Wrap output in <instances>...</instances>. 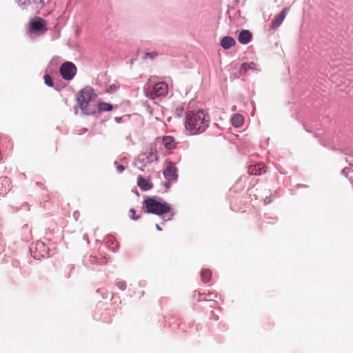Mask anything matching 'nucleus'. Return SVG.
<instances>
[{
	"label": "nucleus",
	"instance_id": "obj_1",
	"mask_svg": "<svg viewBox=\"0 0 353 353\" xmlns=\"http://www.w3.org/2000/svg\"><path fill=\"white\" fill-rule=\"evenodd\" d=\"M210 117L203 110L188 111L185 115V128L191 134L203 133L208 128Z\"/></svg>",
	"mask_w": 353,
	"mask_h": 353
},
{
	"label": "nucleus",
	"instance_id": "obj_2",
	"mask_svg": "<svg viewBox=\"0 0 353 353\" xmlns=\"http://www.w3.org/2000/svg\"><path fill=\"white\" fill-rule=\"evenodd\" d=\"M97 97L90 86L81 89L77 95V101L81 112L91 115L97 112Z\"/></svg>",
	"mask_w": 353,
	"mask_h": 353
},
{
	"label": "nucleus",
	"instance_id": "obj_3",
	"mask_svg": "<svg viewBox=\"0 0 353 353\" xmlns=\"http://www.w3.org/2000/svg\"><path fill=\"white\" fill-rule=\"evenodd\" d=\"M143 209L147 213L155 214L158 216L165 215L170 212L171 208L165 202H161L152 197H147L143 203Z\"/></svg>",
	"mask_w": 353,
	"mask_h": 353
},
{
	"label": "nucleus",
	"instance_id": "obj_4",
	"mask_svg": "<svg viewBox=\"0 0 353 353\" xmlns=\"http://www.w3.org/2000/svg\"><path fill=\"white\" fill-rule=\"evenodd\" d=\"M168 92V85L165 82L161 81L156 83L152 90H147L146 96L154 99L157 97H164Z\"/></svg>",
	"mask_w": 353,
	"mask_h": 353
},
{
	"label": "nucleus",
	"instance_id": "obj_5",
	"mask_svg": "<svg viewBox=\"0 0 353 353\" xmlns=\"http://www.w3.org/2000/svg\"><path fill=\"white\" fill-rule=\"evenodd\" d=\"M29 28L32 32L38 34H44L48 30L46 21L41 17L32 19Z\"/></svg>",
	"mask_w": 353,
	"mask_h": 353
},
{
	"label": "nucleus",
	"instance_id": "obj_6",
	"mask_svg": "<svg viewBox=\"0 0 353 353\" xmlns=\"http://www.w3.org/2000/svg\"><path fill=\"white\" fill-rule=\"evenodd\" d=\"M60 73L65 80H72L77 73V68L71 62H65L60 67Z\"/></svg>",
	"mask_w": 353,
	"mask_h": 353
},
{
	"label": "nucleus",
	"instance_id": "obj_7",
	"mask_svg": "<svg viewBox=\"0 0 353 353\" xmlns=\"http://www.w3.org/2000/svg\"><path fill=\"white\" fill-rule=\"evenodd\" d=\"M165 178L168 181H176L177 174V168L175 164L171 161L167 162L163 171Z\"/></svg>",
	"mask_w": 353,
	"mask_h": 353
},
{
	"label": "nucleus",
	"instance_id": "obj_8",
	"mask_svg": "<svg viewBox=\"0 0 353 353\" xmlns=\"http://www.w3.org/2000/svg\"><path fill=\"white\" fill-rule=\"evenodd\" d=\"M288 12V8H284L279 14L276 15L274 19L272 21L269 29L271 31L276 30L283 23L285 19L286 14Z\"/></svg>",
	"mask_w": 353,
	"mask_h": 353
},
{
	"label": "nucleus",
	"instance_id": "obj_9",
	"mask_svg": "<svg viewBox=\"0 0 353 353\" xmlns=\"http://www.w3.org/2000/svg\"><path fill=\"white\" fill-rule=\"evenodd\" d=\"M11 181L8 177H0V195L4 196L10 191Z\"/></svg>",
	"mask_w": 353,
	"mask_h": 353
},
{
	"label": "nucleus",
	"instance_id": "obj_10",
	"mask_svg": "<svg viewBox=\"0 0 353 353\" xmlns=\"http://www.w3.org/2000/svg\"><path fill=\"white\" fill-rule=\"evenodd\" d=\"M248 172L251 174L261 175L266 172V168L262 163H258L253 165H250L248 168Z\"/></svg>",
	"mask_w": 353,
	"mask_h": 353
},
{
	"label": "nucleus",
	"instance_id": "obj_11",
	"mask_svg": "<svg viewBox=\"0 0 353 353\" xmlns=\"http://www.w3.org/2000/svg\"><path fill=\"white\" fill-rule=\"evenodd\" d=\"M176 139L172 136H165L162 138V143L163 146L168 150H172L176 145Z\"/></svg>",
	"mask_w": 353,
	"mask_h": 353
},
{
	"label": "nucleus",
	"instance_id": "obj_12",
	"mask_svg": "<svg viewBox=\"0 0 353 353\" xmlns=\"http://www.w3.org/2000/svg\"><path fill=\"white\" fill-rule=\"evenodd\" d=\"M137 184L139 187L144 191L149 190L152 188V183L148 179H144L142 176H139L137 179Z\"/></svg>",
	"mask_w": 353,
	"mask_h": 353
},
{
	"label": "nucleus",
	"instance_id": "obj_13",
	"mask_svg": "<svg viewBox=\"0 0 353 353\" xmlns=\"http://www.w3.org/2000/svg\"><path fill=\"white\" fill-rule=\"evenodd\" d=\"M252 39V34L246 30H243L240 32L238 37V41L242 44L248 43Z\"/></svg>",
	"mask_w": 353,
	"mask_h": 353
},
{
	"label": "nucleus",
	"instance_id": "obj_14",
	"mask_svg": "<svg viewBox=\"0 0 353 353\" xmlns=\"http://www.w3.org/2000/svg\"><path fill=\"white\" fill-rule=\"evenodd\" d=\"M256 70V64L254 63H244L241 65L239 73L241 75H245L249 70L254 71Z\"/></svg>",
	"mask_w": 353,
	"mask_h": 353
},
{
	"label": "nucleus",
	"instance_id": "obj_15",
	"mask_svg": "<svg viewBox=\"0 0 353 353\" xmlns=\"http://www.w3.org/2000/svg\"><path fill=\"white\" fill-rule=\"evenodd\" d=\"M235 40L229 36L224 37L221 40V46L224 49H229L235 45Z\"/></svg>",
	"mask_w": 353,
	"mask_h": 353
},
{
	"label": "nucleus",
	"instance_id": "obj_16",
	"mask_svg": "<svg viewBox=\"0 0 353 353\" xmlns=\"http://www.w3.org/2000/svg\"><path fill=\"white\" fill-rule=\"evenodd\" d=\"M231 121L233 126L239 128L243 124L244 119L241 114H236L232 117Z\"/></svg>",
	"mask_w": 353,
	"mask_h": 353
},
{
	"label": "nucleus",
	"instance_id": "obj_17",
	"mask_svg": "<svg viewBox=\"0 0 353 353\" xmlns=\"http://www.w3.org/2000/svg\"><path fill=\"white\" fill-rule=\"evenodd\" d=\"M199 296H198V300L199 301H212L213 300L214 298L216 297V294L214 292H208V294H205V293H203V294H201V293H199L198 294Z\"/></svg>",
	"mask_w": 353,
	"mask_h": 353
},
{
	"label": "nucleus",
	"instance_id": "obj_18",
	"mask_svg": "<svg viewBox=\"0 0 353 353\" xmlns=\"http://www.w3.org/2000/svg\"><path fill=\"white\" fill-rule=\"evenodd\" d=\"M113 107L110 103L105 102H97V111L99 112H105V111H111Z\"/></svg>",
	"mask_w": 353,
	"mask_h": 353
},
{
	"label": "nucleus",
	"instance_id": "obj_19",
	"mask_svg": "<svg viewBox=\"0 0 353 353\" xmlns=\"http://www.w3.org/2000/svg\"><path fill=\"white\" fill-rule=\"evenodd\" d=\"M201 280L203 283H208L212 277V272L210 270L208 269H203L201 272Z\"/></svg>",
	"mask_w": 353,
	"mask_h": 353
},
{
	"label": "nucleus",
	"instance_id": "obj_20",
	"mask_svg": "<svg viewBox=\"0 0 353 353\" xmlns=\"http://www.w3.org/2000/svg\"><path fill=\"white\" fill-rule=\"evenodd\" d=\"M45 83L49 87H53L54 83L52 78L49 74H45L43 77Z\"/></svg>",
	"mask_w": 353,
	"mask_h": 353
},
{
	"label": "nucleus",
	"instance_id": "obj_21",
	"mask_svg": "<svg viewBox=\"0 0 353 353\" xmlns=\"http://www.w3.org/2000/svg\"><path fill=\"white\" fill-rule=\"evenodd\" d=\"M18 4L21 7H25L30 3V0H17Z\"/></svg>",
	"mask_w": 353,
	"mask_h": 353
},
{
	"label": "nucleus",
	"instance_id": "obj_22",
	"mask_svg": "<svg viewBox=\"0 0 353 353\" xmlns=\"http://www.w3.org/2000/svg\"><path fill=\"white\" fill-rule=\"evenodd\" d=\"M135 212H136V211H135L134 209L131 208L130 210V213L131 214L130 217H131V219H132L134 220H137V219H138L139 218V216H135Z\"/></svg>",
	"mask_w": 353,
	"mask_h": 353
},
{
	"label": "nucleus",
	"instance_id": "obj_23",
	"mask_svg": "<svg viewBox=\"0 0 353 353\" xmlns=\"http://www.w3.org/2000/svg\"><path fill=\"white\" fill-rule=\"evenodd\" d=\"M145 56L150 57V59H153L157 56V52H147L145 54Z\"/></svg>",
	"mask_w": 353,
	"mask_h": 353
},
{
	"label": "nucleus",
	"instance_id": "obj_24",
	"mask_svg": "<svg viewBox=\"0 0 353 353\" xmlns=\"http://www.w3.org/2000/svg\"><path fill=\"white\" fill-rule=\"evenodd\" d=\"M3 236L2 234L0 233V251L3 248L4 246V241L2 239Z\"/></svg>",
	"mask_w": 353,
	"mask_h": 353
},
{
	"label": "nucleus",
	"instance_id": "obj_25",
	"mask_svg": "<svg viewBox=\"0 0 353 353\" xmlns=\"http://www.w3.org/2000/svg\"><path fill=\"white\" fill-rule=\"evenodd\" d=\"M36 248H39V249H43L45 248V245H44V243H41V242H38L36 244Z\"/></svg>",
	"mask_w": 353,
	"mask_h": 353
},
{
	"label": "nucleus",
	"instance_id": "obj_26",
	"mask_svg": "<svg viewBox=\"0 0 353 353\" xmlns=\"http://www.w3.org/2000/svg\"><path fill=\"white\" fill-rule=\"evenodd\" d=\"M117 169L120 172H123L124 170V167L123 165H119L117 167Z\"/></svg>",
	"mask_w": 353,
	"mask_h": 353
},
{
	"label": "nucleus",
	"instance_id": "obj_27",
	"mask_svg": "<svg viewBox=\"0 0 353 353\" xmlns=\"http://www.w3.org/2000/svg\"><path fill=\"white\" fill-rule=\"evenodd\" d=\"M110 89H113L114 90H115L117 89V86L116 85H111L110 86Z\"/></svg>",
	"mask_w": 353,
	"mask_h": 353
},
{
	"label": "nucleus",
	"instance_id": "obj_28",
	"mask_svg": "<svg viewBox=\"0 0 353 353\" xmlns=\"http://www.w3.org/2000/svg\"><path fill=\"white\" fill-rule=\"evenodd\" d=\"M156 228H157L158 230H159V231H161V228H160V226H159V225H157V224L156 225Z\"/></svg>",
	"mask_w": 353,
	"mask_h": 353
},
{
	"label": "nucleus",
	"instance_id": "obj_29",
	"mask_svg": "<svg viewBox=\"0 0 353 353\" xmlns=\"http://www.w3.org/2000/svg\"><path fill=\"white\" fill-rule=\"evenodd\" d=\"M148 81H149L150 82L152 81V77H150V78L148 79Z\"/></svg>",
	"mask_w": 353,
	"mask_h": 353
}]
</instances>
